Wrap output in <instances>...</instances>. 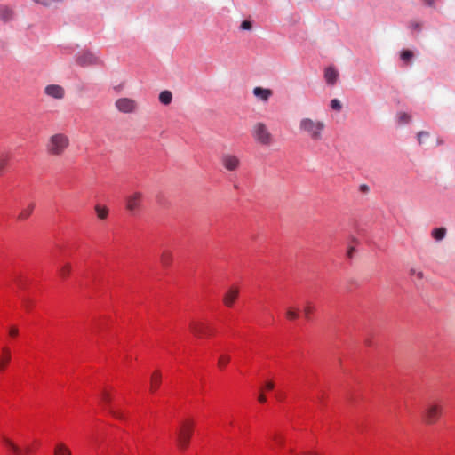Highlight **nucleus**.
I'll list each match as a JSON object with an SVG mask.
<instances>
[{
	"instance_id": "f257e3e1",
	"label": "nucleus",
	"mask_w": 455,
	"mask_h": 455,
	"mask_svg": "<svg viewBox=\"0 0 455 455\" xmlns=\"http://www.w3.org/2000/svg\"><path fill=\"white\" fill-rule=\"evenodd\" d=\"M299 129L301 133L308 137L310 140L318 141L323 139V134L325 130V123L319 119L303 117L299 121Z\"/></svg>"
},
{
	"instance_id": "f03ea898",
	"label": "nucleus",
	"mask_w": 455,
	"mask_h": 455,
	"mask_svg": "<svg viewBox=\"0 0 455 455\" xmlns=\"http://www.w3.org/2000/svg\"><path fill=\"white\" fill-rule=\"evenodd\" d=\"M70 145L69 138L64 133H55L49 137L45 145L46 152L52 156H62Z\"/></svg>"
},
{
	"instance_id": "7ed1b4c3",
	"label": "nucleus",
	"mask_w": 455,
	"mask_h": 455,
	"mask_svg": "<svg viewBox=\"0 0 455 455\" xmlns=\"http://www.w3.org/2000/svg\"><path fill=\"white\" fill-rule=\"evenodd\" d=\"M251 134L254 140L263 146H269L274 140L272 133L263 122L254 124L251 129Z\"/></svg>"
},
{
	"instance_id": "20e7f679",
	"label": "nucleus",
	"mask_w": 455,
	"mask_h": 455,
	"mask_svg": "<svg viewBox=\"0 0 455 455\" xmlns=\"http://www.w3.org/2000/svg\"><path fill=\"white\" fill-rule=\"evenodd\" d=\"M0 442L12 455H27L31 452L30 446H20L4 434L0 435Z\"/></svg>"
},
{
	"instance_id": "39448f33",
	"label": "nucleus",
	"mask_w": 455,
	"mask_h": 455,
	"mask_svg": "<svg viewBox=\"0 0 455 455\" xmlns=\"http://www.w3.org/2000/svg\"><path fill=\"white\" fill-rule=\"evenodd\" d=\"M143 197V193L140 191L132 192L127 196L125 198L126 210L132 215L137 214L141 209Z\"/></svg>"
},
{
	"instance_id": "423d86ee",
	"label": "nucleus",
	"mask_w": 455,
	"mask_h": 455,
	"mask_svg": "<svg viewBox=\"0 0 455 455\" xmlns=\"http://www.w3.org/2000/svg\"><path fill=\"white\" fill-rule=\"evenodd\" d=\"M193 431V424L187 420L182 423L177 433V442L180 449H186L188 445Z\"/></svg>"
},
{
	"instance_id": "0eeeda50",
	"label": "nucleus",
	"mask_w": 455,
	"mask_h": 455,
	"mask_svg": "<svg viewBox=\"0 0 455 455\" xmlns=\"http://www.w3.org/2000/svg\"><path fill=\"white\" fill-rule=\"evenodd\" d=\"M190 331L198 337L209 336L212 333V330L206 320L196 319L189 324Z\"/></svg>"
},
{
	"instance_id": "6e6552de",
	"label": "nucleus",
	"mask_w": 455,
	"mask_h": 455,
	"mask_svg": "<svg viewBox=\"0 0 455 455\" xmlns=\"http://www.w3.org/2000/svg\"><path fill=\"white\" fill-rule=\"evenodd\" d=\"M76 62L81 67H89L100 64V60L90 51H81L76 54Z\"/></svg>"
},
{
	"instance_id": "1a4fd4ad",
	"label": "nucleus",
	"mask_w": 455,
	"mask_h": 455,
	"mask_svg": "<svg viewBox=\"0 0 455 455\" xmlns=\"http://www.w3.org/2000/svg\"><path fill=\"white\" fill-rule=\"evenodd\" d=\"M115 107L121 113L131 114L137 110L138 104L135 100L124 97L116 100Z\"/></svg>"
},
{
	"instance_id": "9d476101",
	"label": "nucleus",
	"mask_w": 455,
	"mask_h": 455,
	"mask_svg": "<svg viewBox=\"0 0 455 455\" xmlns=\"http://www.w3.org/2000/svg\"><path fill=\"white\" fill-rule=\"evenodd\" d=\"M222 166L229 172H235L239 169L241 165L240 158L230 153L223 154L220 157Z\"/></svg>"
},
{
	"instance_id": "9b49d317",
	"label": "nucleus",
	"mask_w": 455,
	"mask_h": 455,
	"mask_svg": "<svg viewBox=\"0 0 455 455\" xmlns=\"http://www.w3.org/2000/svg\"><path fill=\"white\" fill-rule=\"evenodd\" d=\"M101 400L106 405L109 406V411L114 417L117 419L124 418V412L116 404L112 403L110 391L104 390L101 395Z\"/></svg>"
},
{
	"instance_id": "f8f14e48",
	"label": "nucleus",
	"mask_w": 455,
	"mask_h": 455,
	"mask_svg": "<svg viewBox=\"0 0 455 455\" xmlns=\"http://www.w3.org/2000/svg\"><path fill=\"white\" fill-rule=\"evenodd\" d=\"M44 93L53 99L60 100L65 96V90L58 84H49L44 88Z\"/></svg>"
},
{
	"instance_id": "ddd939ff",
	"label": "nucleus",
	"mask_w": 455,
	"mask_h": 455,
	"mask_svg": "<svg viewBox=\"0 0 455 455\" xmlns=\"http://www.w3.org/2000/svg\"><path fill=\"white\" fill-rule=\"evenodd\" d=\"M443 414V406L440 403L428 404V424L437 421Z\"/></svg>"
},
{
	"instance_id": "4468645a",
	"label": "nucleus",
	"mask_w": 455,
	"mask_h": 455,
	"mask_svg": "<svg viewBox=\"0 0 455 455\" xmlns=\"http://www.w3.org/2000/svg\"><path fill=\"white\" fill-rule=\"evenodd\" d=\"M253 95L260 100L263 102H267L270 99V97L273 94L272 90L262 88V87H255L252 91Z\"/></svg>"
},
{
	"instance_id": "2eb2a0df",
	"label": "nucleus",
	"mask_w": 455,
	"mask_h": 455,
	"mask_svg": "<svg viewBox=\"0 0 455 455\" xmlns=\"http://www.w3.org/2000/svg\"><path fill=\"white\" fill-rule=\"evenodd\" d=\"M173 254L169 250H164L160 255V264L164 268H169L173 262Z\"/></svg>"
},
{
	"instance_id": "dca6fc26",
	"label": "nucleus",
	"mask_w": 455,
	"mask_h": 455,
	"mask_svg": "<svg viewBox=\"0 0 455 455\" xmlns=\"http://www.w3.org/2000/svg\"><path fill=\"white\" fill-rule=\"evenodd\" d=\"M238 293V290L235 287L232 286L230 289L228 290V291L224 295V304L228 307H231L233 303L235 301Z\"/></svg>"
},
{
	"instance_id": "f3484780",
	"label": "nucleus",
	"mask_w": 455,
	"mask_h": 455,
	"mask_svg": "<svg viewBox=\"0 0 455 455\" xmlns=\"http://www.w3.org/2000/svg\"><path fill=\"white\" fill-rule=\"evenodd\" d=\"M339 77V72L332 67H329L325 69L324 78L327 84L333 85Z\"/></svg>"
},
{
	"instance_id": "a211bd4d",
	"label": "nucleus",
	"mask_w": 455,
	"mask_h": 455,
	"mask_svg": "<svg viewBox=\"0 0 455 455\" xmlns=\"http://www.w3.org/2000/svg\"><path fill=\"white\" fill-rule=\"evenodd\" d=\"M35 208V203H29L26 207L22 208L17 219L19 220H26L30 217Z\"/></svg>"
},
{
	"instance_id": "6ab92c4d",
	"label": "nucleus",
	"mask_w": 455,
	"mask_h": 455,
	"mask_svg": "<svg viewBox=\"0 0 455 455\" xmlns=\"http://www.w3.org/2000/svg\"><path fill=\"white\" fill-rule=\"evenodd\" d=\"M14 17V12L8 6H0V20L7 22L12 20Z\"/></svg>"
},
{
	"instance_id": "aec40b11",
	"label": "nucleus",
	"mask_w": 455,
	"mask_h": 455,
	"mask_svg": "<svg viewBox=\"0 0 455 455\" xmlns=\"http://www.w3.org/2000/svg\"><path fill=\"white\" fill-rule=\"evenodd\" d=\"M54 455H71V451L65 443L59 442L54 446Z\"/></svg>"
},
{
	"instance_id": "412c9836",
	"label": "nucleus",
	"mask_w": 455,
	"mask_h": 455,
	"mask_svg": "<svg viewBox=\"0 0 455 455\" xmlns=\"http://www.w3.org/2000/svg\"><path fill=\"white\" fill-rule=\"evenodd\" d=\"M94 210L99 220H104L108 218V208L107 206L96 204Z\"/></svg>"
},
{
	"instance_id": "4be33fe9",
	"label": "nucleus",
	"mask_w": 455,
	"mask_h": 455,
	"mask_svg": "<svg viewBox=\"0 0 455 455\" xmlns=\"http://www.w3.org/2000/svg\"><path fill=\"white\" fill-rule=\"evenodd\" d=\"M11 359L10 349L4 347L3 349V355L0 356V371L4 370Z\"/></svg>"
},
{
	"instance_id": "5701e85b",
	"label": "nucleus",
	"mask_w": 455,
	"mask_h": 455,
	"mask_svg": "<svg viewBox=\"0 0 455 455\" xmlns=\"http://www.w3.org/2000/svg\"><path fill=\"white\" fill-rule=\"evenodd\" d=\"M161 382V374L158 371H155L150 379V390L155 392Z\"/></svg>"
},
{
	"instance_id": "b1692460",
	"label": "nucleus",
	"mask_w": 455,
	"mask_h": 455,
	"mask_svg": "<svg viewBox=\"0 0 455 455\" xmlns=\"http://www.w3.org/2000/svg\"><path fill=\"white\" fill-rule=\"evenodd\" d=\"M71 264L70 263H64L61 265L58 270V273L60 276L62 278V280H65L71 273Z\"/></svg>"
},
{
	"instance_id": "393cba45",
	"label": "nucleus",
	"mask_w": 455,
	"mask_h": 455,
	"mask_svg": "<svg viewBox=\"0 0 455 455\" xmlns=\"http://www.w3.org/2000/svg\"><path fill=\"white\" fill-rule=\"evenodd\" d=\"M446 232H447L446 228L441 227V228L433 229L431 235L435 241L440 242L445 237Z\"/></svg>"
},
{
	"instance_id": "a878e982",
	"label": "nucleus",
	"mask_w": 455,
	"mask_h": 455,
	"mask_svg": "<svg viewBox=\"0 0 455 455\" xmlns=\"http://www.w3.org/2000/svg\"><path fill=\"white\" fill-rule=\"evenodd\" d=\"M172 94L170 91H163L159 94V100L164 105H169L172 102Z\"/></svg>"
},
{
	"instance_id": "bb28decb",
	"label": "nucleus",
	"mask_w": 455,
	"mask_h": 455,
	"mask_svg": "<svg viewBox=\"0 0 455 455\" xmlns=\"http://www.w3.org/2000/svg\"><path fill=\"white\" fill-rule=\"evenodd\" d=\"M423 25H424L423 22H419L418 20H411L409 23V29L411 30V32L412 34L418 33V32H420L422 30Z\"/></svg>"
},
{
	"instance_id": "cd10ccee",
	"label": "nucleus",
	"mask_w": 455,
	"mask_h": 455,
	"mask_svg": "<svg viewBox=\"0 0 455 455\" xmlns=\"http://www.w3.org/2000/svg\"><path fill=\"white\" fill-rule=\"evenodd\" d=\"M397 122L399 124H405L411 121V116L408 113L399 112L396 115Z\"/></svg>"
},
{
	"instance_id": "c85d7f7f",
	"label": "nucleus",
	"mask_w": 455,
	"mask_h": 455,
	"mask_svg": "<svg viewBox=\"0 0 455 455\" xmlns=\"http://www.w3.org/2000/svg\"><path fill=\"white\" fill-rule=\"evenodd\" d=\"M400 58L403 61L408 64L413 58V52L410 50H403L400 53Z\"/></svg>"
},
{
	"instance_id": "c756f323",
	"label": "nucleus",
	"mask_w": 455,
	"mask_h": 455,
	"mask_svg": "<svg viewBox=\"0 0 455 455\" xmlns=\"http://www.w3.org/2000/svg\"><path fill=\"white\" fill-rule=\"evenodd\" d=\"M286 317L291 321L296 320L299 317V310L292 307L288 308L286 312Z\"/></svg>"
},
{
	"instance_id": "7c9ffc66",
	"label": "nucleus",
	"mask_w": 455,
	"mask_h": 455,
	"mask_svg": "<svg viewBox=\"0 0 455 455\" xmlns=\"http://www.w3.org/2000/svg\"><path fill=\"white\" fill-rule=\"evenodd\" d=\"M229 361H230V356L227 354H223L219 358L218 365L220 369H223L224 367H226V365H228Z\"/></svg>"
},
{
	"instance_id": "2f4dec72",
	"label": "nucleus",
	"mask_w": 455,
	"mask_h": 455,
	"mask_svg": "<svg viewBox=\"0 0 455 455\" xmlns=\"http://www.w3.org/2000/svg\"><path fill=\"white\" fill-rule=\"evenodd\" d=\"M313 311H314V307L310 303H307V305H305L304 309H303V314L307 320H310V316H311V314L313 313Z\"/></svg>"
},
{
	"instance_id": "473e14b6",
	"label": "nucleus",
	"mask_w": 455,
	"mask_h": 455,
	"mask_svg": "<svg viewBox=\"0 0 455 455\" xmlns=\"http://www.w3.org/2000/svg\"><path fill=\"white\" fill-rule=\"evenodd\" d=\"M331 108L333 110L339 112L342 108L341 102L338 99H333L331 100Z\"/></svg>"
},
{
	"instance_id": "72a5a7b5",
	"label": "nucleus",
	"mask_w": 455,
	"mask_h": 455,
	"mask_svg": "<svg viewBox=\"0 0 455 455\" xmlns=\"http://www.w3.org/2000/svg\"><path fill=\"white\" fill-rule=\"evenodd\" d=\"M8 164V157L7 156H2L0 157V176L3 174L4 168Z\"/></svg>"
},
{
	"instance_id": "f704fd0d",
	"label": "nucleus",
	"mask_w": 455,
	"mask_h": 455,
	"mask_svg": "<svg viewBox=\"0 0 455 455\" xmlns=\"http://www.w3.org/2000/svg\"><path fill=\"white\" fill-rule=\"evenodd\" d=\"M275 445L276 446H282L283 445V438L280 435H277L275 437L274 443L269 444V448L272 450H275Z\"/></svg>"
},
{
	"instance_id": "c9c22d12",
	"label": "nucleus",
	"mask_w": 455,
	"mask_h": 455,
	"mask_svg": "<svg viewBox=\"0 0 455 455\" xmlns=\"http://www.w3.org/2000/svg\"><path fill=\"white\" fill-rule=\"evenodd\" d=\"M243 30H251L252 28L251 22L249 20H243L240 26Z\"/></svg>"
},
{
	"instance_id": "e433bc0d",
	"label": "nucleus",
	"mask_w": 455,
	"mask_h": 455,
	"mask_svg": "<svg viewBox=\"0 0 455 455\" xmlns=\"http://www.w3.org/2000/svg\"><path fill=\"white\" fill-rule=\"evenodd\" d=\"M427 134L425 132H419L417 134V140L419 145L423 144L424 140L426 138Z\"/></svg>"
},
{
	"instance_id": "4c0bfd02",
	"label": "nucleus",
	"mask_w": 455,
	"mask_h": 455,
	"mask_svg": "<svg viewBox=\"0 0 455 455\" xmlns=\"http://www.w3.org/2000/svg\"><path fill=\"white\" fill-rule=\"evenodd\" d=\"M18 329L14 326L11 327L10 330H9V335L11 337H16L18 335Z\"/></svg>"
},
{
	"instance_id": "58836bf2",
	"label": "nucleus",
	"mask_w": 455,
	"mask_h": 455,
	"mask_svg": "<svg viewBox=\"0 0 455 455\" xmlns=\"http://www.w3.org/2000/svg\"><path fill=\"white\" fill-rule=\"evenodd\" d=\"M355 252V247H349L347 251V256L348 258H353L354 254Z\"/></svg>"
},
{
	"instance_id": "ea45409f",
	"label": "nucleus",
	"mask_w": 455,
	"mask_h": 455,
	"mask_svg": "<svg viewBox=\"0 0 455 455\" xmlns=\"http://www.w3.org/2000/svg\"><path fill=\"white\" fill-rule=\"evenodd\" d=\"M273 388H274V383H273V382L268 381V382H267V383H266V385H265V390H267V391H270V390H272Z\"/></svg>"
},
{
	"instance_id": "a19ab883",
	"label": "nucleus",
	"mask_w": 455,
	"mask_h": 455,
	"mask_svg": "<svg viewBox=\"0 0 455 455\" xmlns=\"http://www.w3.org/2000/svg\"><path fill=\"white\" fill-rule=\"evenodd\" d=\"M440 0H428V6L430 7H435L436 3H438Z\"/></svg>"
},
{
	"instance_id": "79ce46f5",
	"label": "nucleus",
	"mask_w": 455,
	"mask_h": 455,
	"mask_svg": "<svg viewBox=\"0 0 455 455\" xmlns=\"http://www.w3.org/2000/svg\"><path fill=\"white\" fill-rule=\"evenodd\" d=\"M259 403H265L266 402V397H265V395L263 394H260L259 395Z\"/></svg>"
},
{
	"instance_id": "37998d69",
	"label": "nucleus",
	"mask_w": 455,
	"mask_h": 455,
	"mask_svg": "<svg viewBox=\"0 0 455 455\" xmlns=\"http://www.w3.org/2000/svg\"><path fill=\"white\" fill-rule=\"evenodd\" d=\"M419 280H420L423 277V272L419 271L418 272Z\"/></svg>"
},
{
	"instance_id": "c03bdc74",
	"label": "nucleus",
	"mask_w": 455,
	"mask_h": 455,
	"mask_svg": "<svg viewBox=\"0 0 455 455\" xmlns=\"http://www.w3.org/2000/svg\"><path fill=\"white\" fill-rule=\"evenodd\" d=\"M305 455H320V454H318V453H317V452H315V451H310V452H308V453H307V454H305Z\"/></svg>"
},
{
	"instance_id": "a18cd8bd",
	"label": "nucleus",
	"mask_w": 455,
	"mask_h": 455,
	"mask_svg": "<svg viewBox=\"0 0 455 455\" xmlns=\"http://www.w3.org/2000/svg\"><path fill=\"white\" fill-rule=\"evenodd\" d=\"M411 274L413 275L415 273V269H411Z\"/></svg>"
}]
</instances>
